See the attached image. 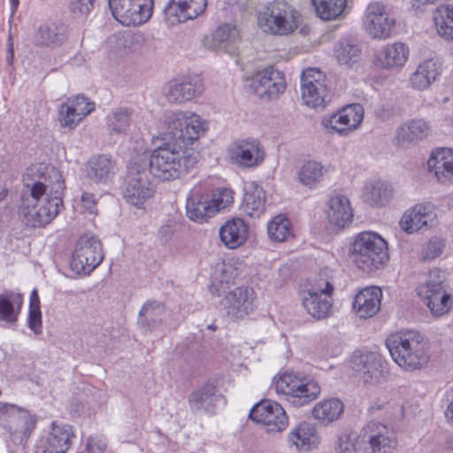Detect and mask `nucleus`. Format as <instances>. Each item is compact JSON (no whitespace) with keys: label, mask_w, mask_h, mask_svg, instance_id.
<instances>
[{"label":"nucleus","mask_w":453,"mask_h":453,"mask_svg":"<svg viewBox=\"0 0 453 453\" xmlns=\"http://www.w3.org/2000/svg\"><path fill=\"white\" fill-rule=\"evenodd\" d=\"M302 290L332 296L334 290L332 270L329 268L322 269L314 280L303 286Z\"/></svg>","instance_id":"obj_49"},{"label":"nucleus","mask_w":453,"mask_h":453,"mask_svg":"<svg viewBox=\"0 0 453 453\" xmlns=\"http://www.w3.org/2000/svg\"><path fill=\"white\" fill-rule=\"evenodd\" d=\"M0 419L3 426L20 442L27 439L35 427V420L25 409L0 402Z\"/></svg>","instance_id":"obj_15"},{"label":"nucleus","mask_w":453,"mask_h":453,"mask_svg":"<svg viewBox=\"0 0 453 453\" xmlns=\"http://www.w3.org/2000/svg\"><path fill=\"white\" fill-rule=\"evenodd\" d=\"M358 442L357 436L352 433H342L338 435L335 443V451L337 453H356Z\"/></svg>","instance_id":"obj_54"},{"label":"nucleus","mask_w":453,"mask_h":453,"mask_svg":"<svg viewBox=\"0 0 453 453\" xmlns=\"http://www.w3.org/2000/svg\"><path fill=\"white\" fill-rule=\"evenodd\" d=\"M112 16L125 26H139L152 15L153 0H108Z\"/></svg>","instance_id":"obj_10"},{"label":"nucleus","mask_w":453,"mask_h":453,"mask_svg":"<svg viewBox=\"0 0 453 453\" xmlns=\"http://www.w3.org/2000/svg\"><path fill=\"white\" fill-rule=\"evenodd\" d=\"M207 7V0H170L164 9L165 18L170 26L196 19Z\"/></svg>","instance_id":"obj_23"},{"label":"nucleus","mask_w":453,"mask_h":453,"mask_svg":"<svg viewBox=\"0 0 453 453\" xmlns=\"http://www.w3.org/2000/svg\"><path fill=\"white\" fill-rule=\"evenodd\" d=\"M442 71V62L437 58L421 61L410 75L409 87L417 91L428 89L439 78Z\"/></svg>","instance_id":"obj_27"},{"label":"nucleus","mask_w":453,"mask_h":453,"mask_svg":"<svg viewBox=\"0 0 453 453\" xmlns=\"http://www.w3.org/2000/svg\"><path fill=\"white\" fill-rule=\"evenodd\" d=\"M344 411L343 403L338 398L324 399L312 408V417L321 424L327 426L340 418Z\"/></svg>","instance_id":"obj_37"},{"label":"nucleus","mask_w":453,"mask_h":453,"mask_svg":"<svg viewBox=\"0 0 453 453\" xmlns=\"http://www.w3.org/2000/svg\"><path fill=\"white\" fill-rule=\"evenodd\" d=\"M303 306L316 319H324L332 313V296L300 290Z\"/></svg>","instance_id":"obj_34"},{"label":"nucleus","mask_w":453,"mask_h":453,"mask_svg":"<svg viewBox=\"0 0 453 453\" xmlns=\"http://www.w3.org/2000/svg\"><path fill=\"white\" fill-rule=\"evenodd\" d=\"M265 196L262 188L256 186L252 190L246 191L242 208L246 214L258 218L265 211Z\"/></svg>","instance_id":"obj_47"},{"label":"nucleus","mask_w":453,"mask_h":453,"mask_svg":"<svg viewBox=\"0 0 453 453\" xmlns=\"http://www.w3.org/2000/svg\"><path fill=\"white\" fill-rule=\"evenodd\" d=\"M65 40L63 28L55 24L41 25L33 35L34 44L39 47H57Z\"/></svg>","instance_id":"obj_40"},{"label":"nucleus","mask_w":453,"mask_h":453,"mask_svg":"<svg viewBox=\"0 0 453 453\" xmlns=\"http://www.w3.org/2000/svg\"><path fill=\"white\" fill-rule=\"evenodd\" d=\"M443 248L444 243L440 238L434 237L430 239L423 249V258L434 259L441 254Z\"/></svg>","instance_id":"obj_55"},{"label":"nucleus","mask_w":453,"mask_h":453,"mask_svg":"<svg viewBox=\"0 0 453 453\" xmlns=\"http://www.w3.org/2000/svg\"><path fill=\"white\" fill-rule=\"evenodd\" d=\"M221 399V395L217 394V388L212 383H206L201 388L194 390L188 395V406L193 413L201 411L212 412L214 407Z\"/></svg>","instance_id":"obj_33"},{"label":"nucleus","mask_w":453,"mask_h":453,"mask_svg":"<svg viewBox=\"0 0 453 453\" xmlns=\"http://www.w3.org/2000/svg\"><path fill=\"white\" fill-rule=\"evenodd\" d=\"M24 191L20 213L30 227H41L50 223L63 206L64 180L54 166L39 165L24 175Z\"/></svg>","instance_id":"obj_1"},{"label":"nucleus","mask_w":453,"mask_h":453,"mask_svg":"<svg viewBox=\"0 0 453 453\" xmlns=\"http://www.w3.org/2000/svg\"><path fill=\"white\" fill-rule=\"evenodd\" d=\"M438 34L446 40H453V6L441 5L434 13Z\"/></svg>","instance_id":"obj_46"},{"label":"nucleus","mask_w":453,"mask_h":453,"mask_svg":"<svg viewBox=\"0 0 453 453\" xmlns=\"http://www.w3.org/2000/svg\"><path fill=\"white\" fill-rule=\"evenodd\" d=\"M437 223L434 206L430 203H418L407 210L400 219L402 229L408 234L426 230Z\"/></svg>","instance_id":"obj_22"},{"label":"nucleus","mask_w":453,"mask_h":453,"mask_svg":"<svg viewBox=\"0 0 453 453\" xmlns=\"http://www.w3.org/2000/svg\"><path fill=\"white\" fill-rule=\"evenodd\" d=\"M8 56H7V62L9 64H12V59H13V49H12V44L10 45L9 47V50H8Z\"/></svg>","instance_id":"obj_62"},{"label":"nucleus","mask_w":453,"mask_h":453,"mask_svg":"<svg viewBox=\"0 0 453 453\" xmlns=\"http://www.w3.org/2000/svg\"><path fill=\"white\" fill-rule=\"evenodd\" d=\"M211 205L215 214L225 210L234 203V192L231 188H222L213 192L210 198Z\"/></svg>","instance_id":"obj_53"},{"label":"nucleus","mask_w":453,"mask_h":453,"mask_svg":"<svg viewBox=\"0 0 453 453\" xmlns=\"http://www.w3.org/2000/svg\"><path fill=\"white\" fill-rule=\"evenodd\" d=\"M381 298L382 291L379 287L365 288L356 295L352 308L359 318H372L380 311Z\"/></svg>","instance_id":"obj_31"},{"label":"nucleus","mask_w":453,"mask_h":453,"mask_svg":"<svg viewBox=\"0 0 453 453\" xmlns=\"http://www.w3.org/2000/svg\"><path fill=\"white\" fill-rule=\"evenodd\" d=\"M298 12L286 1L268 3L257 15V25L265 32L273 35H288L298 27Z\"/></svg>","instance_id":"obj_5"},{"label":"nucleus","mask_w":453,"mask_h":453,"mask_svg":"<svg viewBox=\"0 0 453 453\" xmlns=\"http://www.w3.org/2000/svg\"><path fill=\"white\" fill-rule=\"evenodd\" d=\"M231 161L240 167L253 168L265 159V151L256 140L235 142L228 150Z\"/></svg>","instance_id":"obj_26"},{"label":"nucleus","mask_w":453,"mask_h":453,"mask_svg":"<svg viewBox=\"0 0 453 453\" xmlns=\"http://www.w3.org/2000/svg\"><path fill=\"white\" fill-rule=\"evenodd\" d=\"M250 418L265 426L267 432L275 433L284 430L288 419L284 409L276 402L263 400L250 411Z\"/></svg>","instance_id":"obj_18"},{"label":"nucleus","mask_w":453,"mask_h":453,"mask_svg":"<svg viewBox=\"0 0 453 453\" xmlns=\"http://www.w3.org/2000/svg\"><path fill=\"white\" fill-rule=\"evenodd\" d=\"M364 108L359 104H349L321 119V126L328 134L348 136L355 132L364 119Z\"/></svg>","instance_id":"obj_13"},{"label":"nucleus","mask_w":453,"mask_h":453,"mask_svg":"<svg viewBox=\"0 0 453 453\" xmlns=\"http://www.w3.org/2000/svg\"><path fill=\"white\" fill-rule=\"evenodd\" d=\"M81 203L84 211L89 214H96L97 205L95 196L88 192H84L81 197Z\"/></svg>","instance_id":"obj_59"},{"label":"nucleus","mask_w":453,"mask_h":453,"mask_svg":"<svg viewBox=\"0 0 453 453\" xmlns=\"http://www.w3.org/2000/svg\"><path fill=\"white\" fill-rule=\"evenodd\" d=\"M395 446L396 441L389 429L380 423L372 422L365 426L356 453H391Z\"/></svg>","instance_id":"obj_14"},{"label":"nucleus","mask_w":453,"mask_h":453,"mask_svg":"<svg viewBox=\"0 0 453 453\" xmlns=\"http://www.w3.org/2000/svg\"><path fill=\"white\" fill-rule=\"evenodd\" d=\"M12 11H15L19 5V0H10Z\"/></svg>","instance_id":"obj_63"},{"label":"nucleus","mask_w":453,"mask_h":453,"mask_svg":"<svg viewBox=\"0 0 453 453\" xmlns=\"http://www.w3.org/2000/svg\"><path fill=\"white\" fill-rule=\"evenodd\" d=\"M103 259L104 252L100 240L94 235L84 234L76 243L72 267L78 273L88 274L102 263Z\"/></svg>","instance_id":"obj_12"},{"label":"nucleus","mask_w":453,"mask_h":453,"mask_svg":"<svg viewBox=\"0 0 453 453\" xmlns=\"http://www.w3.org/2000/svg\"><path fill=\"white\" fill-rule=\"evenodd\" d=\"M335 57L342 65H351L356 63L360 55V49L347 40L340 41L334 50Z\"/></svg>","instance_id":"obj_52"},{"label":"nucleus","mask_w":453,"mask_h":453,"mask_svg":"<svg viewBox=\"0 0 453 453\" xmlns=\"http://www.w3.org/2000/svg\"><path fill=\"white\" fill-rule=\"evenodd\" d=\"M239 38L237 27L233 24H223L219 26L212 35V43L216 50H226Z\"/></svg>","instance_id":"obj_50"},{"label":"nucleus","mask_w":453,"mask_h":453,"mask_svg":"<svg viewBox=\"0 0 453 453\" xmlns=\"http://www.w3.org/2000/svg\"><path fill=\"white\" fill-rule=\"evenodd\" d=\"M29 309H41L38 292L34 289L30 295Z\"/></svg>","instance_id":"obj_60"},{"label":"nucleus","mask_w":453,"mask_h":453,"mask_svg":"<svg viewBox=\"0 0 453 453\" xmlns=\"http://www.w3.org/2000/svg\"><path fill=\"white\" fill-rule=\"evenodd\" d=\"M134 111L127 107H119L107 116V127L111 134H124L133 122Z\"/></svg>","instance_id":"obj_44"},{"label":"nucleus","mask_w":453,"mask_h":453,"mask_svg":"<svg viewBox=\"0 0 453 453\" xmlns=\"http://www.w3.org/2000/svg\"><path fill=\"white\" fill-rule=\"evenodd\" d=\"M430 124L422 119H413L396 129L395 142L398 147L408 149L426 139L430 134Z\"/></svg>","instance_id":"obj_30"},{"label":"nucleus","mask_w":453,"mask_h":453,"mask_svg":"<svg viewBox=\"0 0 453 453\" xmlns=\"http://www.w3.org/2000/svg\"><path fill=\"white\" fill-rule=\"evenodd\" d=\"M6 196H7L6 189H3L2 191H0V202L3 201L4 199H5Z\"/></svg>","instance_id":"obj_64"},{"label":"nucleus","mask_w":453,"mask_h":453,"mask_svg":"<svg viewBox=\"0 0 453 453\" xmlns=\"http://www.w3.org/2000/svg\"><path fill=\"white\" fill-rule=\"evenodd\" d=\"M248 234L249 227L240 218L227 220L219 229L220 240L229 249H235L245 243Z\"/></svg>","instance_id":"obj_36"},{"label":"nucleus","mask_w":453,"mask_h":453,"mask_svg":"<svg viewBox=\"0 0 453 453\" xmlns=\"http://www.w3.org/2000/svg\"><path fill=\"white\" fill-rule=\"evenodd\" d=\"M318 16L324 20H331L339 17L347 0H311Z\"/></svg>","instance_id":"obj_48"},{"label":"nucleus","mask_w":453,"mask_h":453,"mask_svg":"<svg viewBox=\"0 0 453 453\" xmlns=\"http://www.w3.org/2000/svg\"><path fill=\"white\" fill-rule=\"evenodd\" d=\"M349 256L357 267L366 273L373 272L389 259L388 242L375 232H361L350 245Z\"/></svg>","instance_id":"obj_4"},{"label":"nucleus","mask_w":453,"mask_h":453,"mask_svg":"<svg viewBox=\"0 0 453 453\" xmlns=\"http://www.w3.org/2000/svg\"><path fill=\"white\" fill-rule=\"evenodd\" d=\"M22 304L20 295L0 293V320L14 324L18 320Z\"/></svg>","instance_id":"obj_42"},{"label":"nucleus","mask_w":453,"mask_h":453,"mask_svg":"<svg viewBox=\"0 0 453 453\" xmlns=\"http://www.w3.org/2000/svg\"><path fill=\"white\" fill-rule=\"evenodd\" d=\"M204 89L202 79L188 75L170 81L164 87V95L172 104H181L200 96Z\"/></svg>","instance_id":"obj_16"},{"label":"nucleus","mask_w":453,"mask_h":453,"mask_svg":"<svg viewBox=\"0 0 453 453\" xmlns=\"http://www.w3.org/2000/svg\"><path fill=\"white\" fill-rule=\"evenodd\" d=\"M165 124L173 138L188 146L198 141L208 130V123L200 115L190 111H170L165 114Z\"/></svg>","instance_id":"obj_6"},{"label":"nucleus","mask_w":453,"mask_h":453,"mask_svg":"<svg viewBox=\"0 0 453 453\" xmlns=\"http://www.w3.org/2000/svg\"><path fill=\"white\" fill-rule=\"evenodd\" d=\"M365 198L372 205L383 206L394 196V189L391 184L375 180L366 184L364 192Z\"/></svg>","instance_id":"obj_41"},{"label":"nucleus","mask_w":453,"mask_h":453,"mask_svg":"<svg viewBox=\"0 0 453 453\" xmlns=\"http://www.w3.org/2000/svg\"><path fill=\"white\" fill-rule=\"evenodd\" d=\"M256 293L251 288L238 287L227 292L221 301L226 314L234 321L242 320L255 309Z\"/></svg>","instance_id":"obj_17"},{"label":"nucleus","mask_w":453,"mask_h":453,"mask_svg":"<svg viewBox=\"0 0 453 453\" xmlns=\"http://www.w3.org/2000/svg\"><path fill=\"white\" fill-rule=\"evenodd\" d=\"M106 448V442L102 436H91L88 439L86 449L89 453H103Z\"/></svg>","instance_id":"obj_58"},{"label":"nucleus","mask_w":453,"mask_h":453,"mask_svg":"<svg viewBox=\"0 0 453 453\" xmlns=\"http://www.w3.org/2000/svg\"><path fill=\"white\" fill-rule=\"evenodd\" d=\"M324 175V166L314 160L304 162L297 171L298 180L306 187L313 188L321 181Z\"/></svg>","instance_id":"obj_45"},{"label":"nucleus","mask_w":453,"mask_h":453,"mask_svg":"<svg viewBox=\"0 0 453 453\" xmlns=\"http://www.w3.org/2000/svg\"><path fill=\"white\" fill-rule=\"evenodd\" d=\"M268 236L275 242H284L292 236L289 220L281 216H276L267 226Z\"/></svg>","instance_id":"obj_51"},{"label":"nucleus","mask_w":453,"mask_h":453,"mask_svg":"<svg viewBox=\"0 0 453 453\" xmlns=\"http://www.w3.org/2000/svg\"><path fill=\"white\" fill-rule=\"evenodd\" d=\"M250 88L262 99H274L286 88L284 75L273 67L265 68L251 78Z\"/></svg>","instance_id":"obj_19"},{"label":"nucleus","mask_w":453,"mask_h":453,"mask_svg":"<svg viewBox=\"0 0 453 453\" xmlns=\"http://www.w3.org/2000/svg\"><path fill=\"white\" fill-rule=\"evenodd\" d=\"M303 103L313 109H324L329 101L326 75L318 68H307L301 76Z\"/></svg>","instance_id":"obj_11"},{"label":"nucleus","mask_w":453,"mask_h":453,"mask_svg":"<svg viewBox=\"0 0 453 453\" xmlns=\"http://www.w3.org/2000/svg\"><path fill=\"white\" fill-rule=\"evenodd\" d=\"M96 0H70L69 8L72 12L81 15L88 14L94 6Z\"/></svg>","instance_id":"obj_57"},{"label":"nucleus","mask_w":453,"mask_h":453,"mask_svg":"<svg viewBox=\"0 0 453 453\" xmlns=\"http://www.w3.org/2000/svg\"><path fill=\"white\" fill-rule=\"evenodd\" d=\"M123 188L125 201L136 207L142 205L153 197L156 192L155 185L150 180V173L145 167L141 168L136 162H131Z\"/></svg>","instance_id":"obj_8"},{"label":"nucleus","mask_w":453,"mask_h":453,"mask_svg":"<svg viewBox=\"0 0 453 453\" xmlns=\"http://www.w3.org/2000/svg\"><path fill=\"white\" fill-rule=\"evenodd\" d=\"M409 48L403 42L385 45L377 54L379 65L384 69H399L409 58Z\"/></svg>","instance_id":"obj_35"},{"label":"nucleus","mask_w":453,"mask_h":453,"mask_svg":"<svg viewBox=\"0 0 453 453\" xmlns=\"http://www.w3.org/2000/svg\"><path fill=\"white\" fill-rule=\"evenodd\" d=\"M394 25L395 21L388 18L384 4L372 2L368 4L365 26L372 38L381 40L389 37Z\"/></svg>","instance_id":"obj_24"},{"label":"nucleus","mask_w":453,"mask_h":453,"mask_svg":"<svg viewBox=\"0 0 453 453\" xmlns=\"http://www.w3.org/2000/svg\"><path fill=\"white\" fill-rule=\"evenodd\" d=\"M165 311L163 303L157 301L146 302L139 312V324L145 329H153L161 323Z\"/></svg>","instance_id":"obj_43"},{"label":"nucleus","mask_w":453,"mask_h":453,"mask_svg":"<svg viewBox=\"0 0 453 453\" xmlns=\"http://www.w3.org/2000/svg\"><path fill=\"white\" fill-rule=\"evenodd\" d=\"M94 110V103L84 96L68 97L59 106L58 121L61 127L74 129Z\"/></svg>","instance_id":"obj_20"},{"label":"nucleus","mask_w":453,"mask_h":453,"mask_svg":"<svg viewBox=\"0 0 453 453\" xmlns=\"http://www.w3.org/2000/svg\"><path fill=\"white\" fill-rule=\"evenodd\" d=\"M387 348L393 360L406 371L422 368L429 360V343L418 331L402 330L389 334Z\"/></svg>","instance_id":"obj_3"},{"label":"nucleus","mask_w":453,"mask_h":453,"mask_svg":"<svg viewBox=\"0 0 453 453\" xmlns=\"http://www.w3.org/2000/svg\"><path fill=\"white\" fill-rule=\"evenodd\" d=\"M427 167L440 183H452L453 150L439 148L434 150L427 160Z\"/></svg>","instance_id":"obj_29"},{"label":"nucleus","mask_w":453,"mask_h":453,"mask_svg":"<svg viewBox=\"0 0 453 453\" xmlns=\"http://www.w3.org/2000/svg\"><path fill=\"white\" fill-rule=\"evenodd\" d=\"M418 295L426 302L431 313L436 317L449 311L452 306L451 296L441 281L428 280L417 288Z\"/></svg>","instance_id":"obj_21"},{"label":"nucleus","mask_w":453,"mask_h":453,"mask_svg":"<svg viewBox=\"0 0 453 453\" xmlns=\"http://www.w3.org/2000/svg\"><path fill=\"white\" fill-rule=\"evenodd\" d=\"M75 437L73 426L53 421L50 424V432L42 441V452L67 453Z\"/></svg>","instance_id":"obj_25"},{"label":"nucleus","mask_w":453,"mask_h":453,"mask_svg":"<svg viewBox=\"0 0 453 453\" xmlns=\"http://www.w3.org/2000/svg\"><path fill=\"white\" fill-rule=\"evenodd\" d=\"M326 215L329 223L338 229L349 226L353 220L349 199L342 194L333 195L326 202Z\"/></svg>","instance_id":"obj_28"},{"label":"nucleus","mask_w":453,"mask_h":453,"mask_svg":"<svg viewBox=\"0 0 453 453\" xmlns=\"http://www.w3.org/2000/svg\"><path fill=\"white\" fill-rule=\"evenodd\" d=\"M115 173V163L107 156L91 157L87 164V176L94 182H105Z\"/></svg>","instance_id":"obj_39"},{"label":"nucleus","mask_w":453,"mask_h":453,"mask_svg":"<svg viewBox=\"0 0 453 453\" xmlns=\"http://www.w3.org/2000/svg\"><path fill=\"white\" fill-rule=\"evenodd\" d=\"M27 326L36 335L42 334V322L41 309H29Z\"/></svg>","instance_id":"obj_56"},{"label":"nucleus","mask_w":453,"mask_h":453,"mask_svg":"<svg viewBox=\"0 0 453 453\" xmlns=\"http://www.w3.org/2000/svg\"><path fill=\"white\" fill-rule=\"evenodd\" d=\"M350 364L357 378L366 385H378L388 374L386 360L377 352L357 351L353 354Z\"/></svg>","instance_id":"obj_9"},{"label":"nucleus","mask_w":453,"mask_h":453,"mask_svg":"<svg viewBox=\"0 0 453 453\" xmlns=\"http://www.w3.org/2000/svg\"><path fill=\"white\" fill-rule=\"evenodd\" d=\"M274 384L276 392L286 395L288 401L296 405H305L314 401L321 392L317 381L292 372L280 375Z\"/></svg>","instance_id":"obj_7"},{"label":"nucleus","mask_w":453,"mask_h":453,"mask_svg":"<svg viewBox=\"0 0 453 453\" xmlns=\"http://www.w3.org/2000/svg\"><path fill=\"white\" fill-rule=\"evenodd\" d=\"M197 157V153L192 150L177 142H165L151 151L149 173L160 180H173L194 168Z\"/></svg>","instance_id":"obj_2"},{"label":"nucleus","mask_w":453,"mask_h":453,"mask_svg":"<svg viewBox=\"0 0 453 453\" xmlns=\"http://www.w3.org/2000/svg\"><path fill=\"white\" fill-rule=\"evenodd\" d=\"M288 441L298 450H309L318 443L319 437L313 425L302 422L291 430Z\"/></svg>","instance_id":"obj_38"},{"label":"nucleus","mask_w":453,"mask_h":453,"mask_svg":"<svg viewBox=\"0 0 453 453\" xmlns=\"http://www.w3.org/2000/svg\"><path fill=\"white\" fill-rule=\"evenodd\" d=\"M186 212L189 219L198 223H203L215 215L210 197L198 189H193L189 193L186 203Z\"/></svg>","instance_id":"obj_32"},{"label":"nucleus","mask_w":453,"mask_h":453,"mask_svg":"<svg viewBox=\"0 0 453 453\" xmlns=\"http://www.w3.org/2000/svg\"><path fill=\"white\" fill-rule=\"evenodd\" d=\"M446 416L453 423V401L449 404L447 408Z\"/></svg>","instance_id":"obj_61"}]
</instances>
